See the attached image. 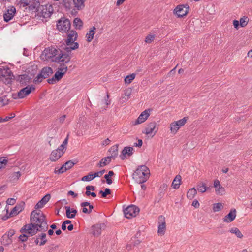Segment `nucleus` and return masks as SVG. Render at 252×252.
<instances>
[{"instance_id": "nucleus-1", "label": "nucleus", "mask_w": 252, "mask_h": 252, "mask_svg": "<svg viewBox=\"0 0 252 252\" xmlns=\"http://www.w3.org/2000/svg\"><path fill=\"white\" fill-rule=\"evenodd\" d=\"M30 220V223L24 225L21 228V233H27L29 236H32L38 232H45L48 230L46 216L40 210L32 211L31 214Z\"/></svg>"}, {"instance_id": "nucleus-2", "label": "nucleus", "mask_w": 252, "mask_h": 252, "mask_svg": "<svg viewBox=\"0 0 252 252\" xmlns=\"http://www.w3.org/2000/svg\"><path fill=\"white\" fill-rule=\"evenodd\" d=\"M150 171L145 165L138 166L132 175L133 179L138 184H143L149 178Z\"/></svg>"}, {"instance_id": "nucleus-3", "label": "nucleus", "mask_w": 252, "mask_h": 252, "mask_svg": "<svg viewBox=\"0 0 252 252\" xmlns=\"http://www.w3.org/2000/svg\"><path fill=\"white\" fill-rule=\"evenodd\" d=\"M36 12L39 17L44 18H48L50 17L51 14L53 13V7L51 4L40 5Z\"/></svg>"}, {"instance_id": "nucleus-4", "label": "nucleus", "mask_w": 252, "mask_h": 252, "mask_svg": "<svg viewBox=\"0 0 252 252\" xmlns=\"http://www.w3.org/2000/svg\"><path fill=\"white\" fill-rule=\"evenodd\" d=\"M53 73V69L50 67H43L39 74L34 79L33 82L35 84H39L44 79L47 78L50 75Z\"/></svg>"}, {"instance_id": "nucleus-5", "label": "nucleus", "mask_w": 252, "mask_h": 252, "mask_svg": "<svg viewBox=\"0 0 252 252\" xmlns=\"http://www.w3.org/2000/svg\"><path fill=\"white\" fill-rule=\"evenodd\" d=\"M71 26L70 22L68 19L64 17L61 18L58 21L57 28L60 32H66L70 30Z\"/></svg>"}, {"instance_id": "nucleus-6", "label": "nucleus", "mask_w": 252, "mask_h": 252, "mask_svg": "<svg viewBox=\"0 0 252 252\" xmlns=\"http://www.w3.org/2000/svg\"><path fill=\"white\" fill-rule=\"evenodd\" d=\"M35 89V88L32 85H31L30 86H27L25 88H23L22 89H21L18 92L17 94H13L12 97L13 98V99H17V98H23L26 95L30 94L32 90H34Z\"/></svg>"}, {"instance_id": "nucleus-7", "label": "nucleus", "mask_w": 252, "mask_h": 252, "mask_svg": "<svg viewBox=\"0 0 252 252\" xmlns=\"http://www.w3.org/2000/svg\"><path fill=\"white\" fill-rule=\"evenodd\" d=\"M158 126H157L156 122H151L147 125L145 129L142 131L143 133L146 135H150L151 137H153L158 132Z\"/></svg>"}, {"instance_id": "nucleus-8", "label": "nucleus", "mask_w": 252, "mask_h": 252, "mask_svg": "<svg viewBox=\"0 0 252 252\" xmlns=\"http://www.w3.org/2000/svg\"><path fill=\"white\" fill-rule=\"evenodd\" d=\"M71 57L68 53H63L60 50L58 56L54 59H52V62L60 63H68L70 61Z\"/></svg>"}, {"instance_id": "nucleus-9", "label": "nucleus", "mask_w": 252, "mask_h": 252, "mask_svg": "<svg viewBox=\"0 0 252 252\" xmlns=\"http://www.w3.org/2000/svg\"><path fill=\"white\" fill-rule=\"evenodd\" d=\"M139 211L138 207L135 205H130L124 209V213L126 218L130 219L132 217L136 216Z\"/></svg>"}, {"instance_id": "nucleus-10", "label": "nucleus", "mask_w": 252, "mask_h": 252, "mask_svg": "<svg viewBox=\"0 0 252 252\" xmlns=\"http://www.w3.org/2000/svg\"><path fill=\"white\" fill-rule=\"evenodd\" d=\"M189 6L187 5H178L174 10V13L176 14L178 17H183L188 14L189 11Z\"/></svg>"}, {"instance_id": "nucleus-11", "label": "nucleus", "mask_w": 252, "mask_h": 252, "mask_svg": "<svg viewBox=\"0 0 252 252\" xmlns=\"http://www.w3.org/2000/svg\"><path fill=\"white\" fill-rule=\"evenodd\" d=\"M60 50V49L58 50L54 47L51 46L46 48L43 51V54H44L46 59H53L56 57V55L59 54Z\"/></svg>"}, {"instance_id": "nucleus-12", "label": "nucleus", "mask_w": 252, "mask_h": 252, "mask_svg": "<svg viewBox=\"0 0 252 252\" xmlns=\"http://www.w3.org/2000/svg\"><path fill=\"white\" fill-rule=\"evenodd\" d=\"M149 112L150 109L145 110L143 111L135 121L132 122V125L135 126L144 122L150 116Z\"/></svg>"}, {"instance_id": "nucleus-13", "label": "nucleus", "mask_w": 252, "mask_h": 252, "mask_svg": "<svg viewBox=\"0 0 252 252\" xmlns=\"http://www.w3.org/2000/svg\"><path fill=\"white\" fill-rule=\"evenodd\" d=\"M67 38L65 42L66 45H69L75 43V41L77 40L78 34L77 32L74 30H70L67 34Z\"/></svg>"}, {"instance_id": "nucleus-14", "label": "nucleus", "mask_w": 252, "mask_h": 252, "mask_svg": "<svg viewBox=\"0 0 252 252\" xmlns=\"http://www.w3.org/2000/svg\"><path fill=\"white\" fill-rule=\"evenodd\" d=\"M158 233L159 235H164L166 230L165 218L162 215L159 216L158 219Z\"/></svg>"}, {"instance_id": "nucleus-15", "label": "nucleus", "mask_w": 252, "mask_h": 252, "mask_svg": "<svg viewBox=\"0 0 252 252\" xmlns=\"http://www.w3.org/2000/svg\"><path fill=\"white\" fill-rule=\"evenodd\" d=\"M16 13V8L14 6H11L7 9L6 12L3 15L4 21L7 22L11 20Z\"/></svg>"}, {"instance_id": "nucleus-16", "label": "nucleus", "mask_w": 252, "mask_h": 252, "mask_svg": "<svg viewBox=\"0 0 252 252\" xmlns=\"http://www.w3.org/2000/svg\"><path fill=\"white\" fill-rule=\"evenodd\" d=\"M31 79V77H30L28 75L25 74L19 75L17 79V81L19 82L21 86H24L30 83Z\"/></svg>"}, {"instance_id": "nucleus-17", "label": "nucleus", "mask_w": 252, "mask_h": 252, "mask_svg": "<svg viewBox=\"0 0 252 252\" xmlns=\"http://www.w3.org/2000/svg\"><path fill=\"white\" fill-rule=\"evenodd\" d=\"M24 206L25 202L23 201H21L12 209L10 213V216H14L17 215L24 209Z\"/></svg>"}, {"instance_id": "nucleus-18", "label": "nucleus", "mask_w": 252, "mask_h": 252, "mask_svg": "<svg viewBox=\"0 0 252 252\" xmlns=\"http://www.w3.org/2000/svg\"><path fill=\"white\" fill-rule=\"evenodd\" d=\"M214 187L215 188L216 193L217 195H222L225 192V189L220 184L218 180H216L214 182Z\"/></svg>"}, {"instance_id": "nucleus-19", "label": "nucleus", "mask_w": 252, "mask_h": 252, "mask_svg": "<svg viewBox=\"0 0 252 252\" xmlns=\"http://www.w3.org/2000/svg\"><path fill=\"white\" fill-rule=\"evenodd\" d=\"M236 216V210L235 209H231L229 213L223 219L224 222H231Z\"/></svg>"}, {"instance_id": "nucleus-20", "label": "nucleus", "mask_w": 252, "mask_h": 252, "mask_svg": "<svg viewBox=\"0 0 252 252\" xmlns=\"http://www.w3.org/2000/svg\"><path fill=\"white\" fill-rule=\"evenodd\" d=\"M64 154V152H59L57 150H54L52 151L49 159L53 162L57 161Z\"/></svg>"}, {"instance_id": "nucleus-21", "label": "nucleus", "mask_w": 252, "mask_h": 252, "mask_svg": "<svg viewBox=\"0 0 252 252\" xmlns=\"http://www.w3.org/2000/svg\"><path fill=\"white\" fill-rule=\"evenodd\" d=\"M134 151L132 147H125L122 151L121 155H120L121 158L124 160L126 158V155L130 156L133 154Z\"/></svg>"}, {"instance_id": "nucleus-22", "label": "nucleus", "mask_w": 252, "mask_h": 252, "mask_svg": "<svg viewBox=\"0 0 252 252\" xmlns=\"http://www.w3.org/2000/svg\"><path fill=\"white\" fill-rule=\"evenodd\" d=\"M0 76L5 78L6 79L11 80L13 77V75L10 69L7 67L6 68L1 69L0 71Z\"/></svg>"}, {"instance_id": "nucleus-23", "label": "nucleus", "mask_w": 252, "mask_h": 252, "mask_svg": "<svg viewBox=\"0 0 252 252\" xmlns=\"http://www.w3.org/2000/svg\"><path fill=\"white\" fill-rule=\"evenodd\" d=\"M105 225L104 223L98 224L92 226L93 234L94 236H98L100 235L102 229H104Z\"/></svg>"}, {"instance_id": "nucleus-24", "label": "nucleus", "mask_w": 252, "mask_h": 252, "mask_svg": "<svg viewBox=\"0 0 252 252\" xmlns=\"http://www.w3.org/2000/svg\"><path fill=\"white\" fill-rule=\"evenodd\" d=\"M51 195L50 194H47L36 204L35 209H39L42 208L44 205L46 204L50 200Z\"/></svg>"}, {"instance_id": "nucleus-25", "label": "nucleus", "mask_w": 252, "mask_h": 252, "mask_svg": "<svg viewBox=\"0 0 252 252\" xmlns=\"http://www.w3.org/2000/svg\"><path fill=\"white\" fill-rule=\"evenodd\" d=\"M28 6L29 10H35L36 12L40 4L38 0H31Z\"/></svg>"}, {"instance_id": "nucleus-26", "label": "nucleus", "mask_w": 252, "mask_h": 252, "mask_svg": "<svg viewBox=\"0 0 252 252\" xmlns=\"http://www.w3.org/2000/svg\"><path fill=\"white\" fill-rule=\"evenodd\" d=\"M64 208L66 210V215L67 218L72 219L75 217L77 212L76 209H72L71 210L69 206H65Z\"/></svg>"}, {"instance_id": "nucleus-27", "label": "nucleus", "mask_w": 252, "mask_h": 252, "mask_svg": "<svg viewBox=\"0 0 252 252\" xmlns=\"http://www.w3.org/2000/svg\"><path fill=\"white\" fill-rule=\"evenodd\" d=\"M96 28L94 26H92L86 34V37H87V41L90 42L93 39L95 33Z\"/></svg>"}, {"instance_id": "nucleus-28", "label": "nucleus", "mask_w": 252, "mask_h": 252, "mask_svg": "<svg viewBox=\"0 0 252 252\" xmlns=\"http://www.w3.org/2000/svg\"><path fill=\"white\" fill-rule=\"evenodd\" d=\"M112 157L108 156L103 158L98 163L97 166L99 167H102L108 164L111 161Z\"/></svg>"}, {"instance_id": "nucleus-29", "label": "nucleus", "mask_w": 252, "mask_h": 252, "mask_svg": "<svg viewBox=\"0 0 252 252\" xmlns=\"http://www.w3.org/2000/svg\"><path fill=\"white\" fill-rule=\"evenodd\" d=\"M64 46H65V47H63V48L66 51L65 53H68L69 54L71 50L77 49L79 47V44L78 43H75L69 45H64Z\"/></svg>"}, {"instance_id": "nucleus-30", "label": "nucleus", "mask_w": 252, "mask_h": 252, "mask_svg": "<svg viewBox=\"0 0 252 252\" xmlns=\"http://www.w3.org/2000/svg\"><path fill=\"white\" fill-rule=\"evenodd\" d=\"M181 182V176L180 175H177L174 178L172 186L174 189H178Z\"/></svg>"}, {"instance_id": "nucleus-31", "label": "nucleus", "mask_w": 252, "mask_h": 252, "mask_svg": "<svg viewBox=\"0 0 252 252\" xmlns=\"http://www.w3.org/2000/svg\"><path fill=\"white\" fill-rule=\"evenodd\" d=\"M86 0H73L74 6L77 8V10L82 9L85 5L84 2Z\"/></svg>"}, {"instance_id": "nucleus-32", "label": "nucleus", "mask_w": 252, "mask_h": 252, "mask_svg": "<svg viewBox=\"0 0 252 252\" xmlns=\"http://www.w3.org/2000/svg\"><path fill=\"white\" fill-rule=\"evenodd\" d=\"M83 23L79 18H75L73 20V26L76 29L80 30L83 27Z\"/></svg>"}, {"instance_id": "nucleus-33", "label": "nucleus", "mask_w": 252, "mask_h": 252, "mask_svg": "<svg viewBox=\"0 0 252 252\" xmlns=\"http://www.w3.org/2000/svg\"><path fill=\"white\" fill-rule=\"evenodd\" d=\"M37 238H39V240L40 239L41 240L39 243V246H43L47 242V240L46 239V234L45 233L43 232L40 234H38Z\"/></svg>"}, {"instance_id": "nucleus-34", "label": "nucleus", "mask_w": 252, "mask_h": 252, "mask_svg": "<svg viewBox=\"0 0 252 252\" xmlns=\"http://www.w3.org/2000/svg\"><path fill=\"white\" fill-rule=\"evenodd\" d=\"M197 189L201 193L205 192L207 189L205 183L203 182H199L197 186Z\"/></svg>"}, {"instance_id": "nucleus-35", "label": "nucleus", "mask_w": 252, "mask_h": 252, "mask_svg": "<svg viewBox=\"0 0 252 252\" xmlns=\"http://www.w3.org/2000/svg\"><path fill=\"white\" fill-rule=\"evenodd\" d=\"M197 194V191L195 188H191L189 189L187 193V198L189 199H192Z\"/></svg>"}, {"instance_id": "nucleus-36", "label": "nucleus", "mask_w": 252, "mask_h": 252, "mask_svg": "<svg viewBox=\"0 0 252 252\" xmlns=\"http://www.w3.org/2000/svg\"><path fill=\"white\" fill-rule=\"evenodd\" d=\"M230 232L231 233L235 234L237 236V237L239 238H242L243 237V235L242 234L241 231L239 230L238 228L236 227L232 228L230 230Z\"/></svg>"}, {"instance_id": "nucleus-37", "label": "nucleus", "mask_w": 252, "mask_h": 252, "mask_svg": "<svg viewBox=\"0 0 252 252\" xmlns=\"http://www.w3.org/2000/svg\"><path fill=\"white\" fill-rule=\"evenodd\" d=\"M118 145H117L116 147H111L109 151L111 153V156L110 157H112V158H115L118 155Z\"/></svg>"}, {"instance_id": "nucleus-38", "label": "nucleus", "mask_w": 252, "mask_h": 252, "mask_svg": "<svg viewBox=\"0 0 252 252\" xmlns=\"http://www.w3.org/2000/svg\"><path fill=\"white\" fill-rule=\"evenodd\" d=\"M180 128L178 124L175 122L172 123L170 125V130L172 133L175 134Z\"/></svg>"}, {"instance_id": "nucleus-39", "label": "nucleus", "mask_w": 252, "mask_h": 252, "mask_svg": "<svg viewBox=\"0 0 252 252\" xmlns=\"http://www.w3.org/2000/svg\"><path fill=\"white\" fill-rule=\"evenodd\" d=\"M10 100L7 98V95H5L2 97H0V104L2 106L7 105L9 103Z\"/></svg>"}, {"instance_id": "nucleus-40", "label": "nucleus", "mask_w": 252, "mask_h": 252, "mask_svg": "<svg viewBox=\"0 0 252 252\" xmlns=\"http://www.w3.org/2000/svg\"><path fill=\"white\" fill-rule=\"evenodd\" d=\"M249 20V19L247 16H243L241 18L239 21L240 26L242 27H245L248 24Z\"/></svg>"}, {"instance_id": "nucleus-41", "label": "nucleus", "mask_w": 252, "mask_h": 252, "mask_svg": "<svg viewBox=\"0 0 252 252\" xmlns=\"http://www.w3.org/2000/svg\"><path fill=\"white\" fill-rule=\"evenodd\" d=\"M223 208L221 203H217L213 204V209L214 212H219Z\"/></svg>"}, {"instance_id": "nucleus-42", "label": "nucleus", "mask_w": 252, "mask_h": 252, "mask_svg": "<svg viewBox=\"0 0 252 252\" xmlns=\"http://www.w3.org/2000/svg\"><path fill=\"white\" fill-rule=\"evenodd\" d=\"M135 74L134 73H132L130 75H127L125 79V82L126 83L129 84L135 78Z\"/></svg>"}, {"instance_id": "nucleus-43", "label": "nucleus", "mask_w": 252, "mask_h": 252, "mask_svg": "<svg viewBox=\"0 0 252 252\" xmlns=\"http://www.w3.org/2000/svg\"><path fill=\"white\" fill-rule=\"evenodd\" d=\"M21 176V173L19 171L13 172L10 176V179L12 181L18 180L19 177Z\"/></svg>"}, {"instance_id": "nucleus-44", "label": "nucleus", "mask_w": 252, "mask_h": 252, "mask_svg": "<svg viewBox=\"0 0 252 252\" xmlns=\"http://www.w3.org/2000/svg\"><path fill=\"white\" fill-rule=\"evenodd\" d=\"M94 179V177L93 176V174L90 173L88 174L87 175L83 176L81 179V181L89 182L92 181Z\"/></svg>"}, {"instance_id": "nucleus-45", "label": "nucleus", "mask_w": 252, "mask_h": 252, "mask_svg": "<svg viewBox=\"0 0 252 252\" xmlns=\"http://www.w3.org/2000/svg\"><path fill=\"white\" fill-rule=\"evenodd\" d=\"M72 0H63V4L66 9H70Z\"/></svg>"}, {"instance_id": "nucleus-46", "label": "nucleus", "mask_w": 252, "mask_h": 252, "mask_svg": "<svg viewBox=\"0 0 252 252\" xmlns=\"http://www.w3.org/2000/svg\"><path fill=\"white\" fill-rule=\"evenodd\" d=\"M67 170L66 167L64 165V164L60 167V168L57 170V168H55L54 173L56 174H62L65 172Z\"/></svg>"}, {"instance_id": "nucleus-47", "label": "nucleus", "mask_w": 252, "mask_h": 252, "mask_svg": "<svg viewBox=\"0 0 252 252\" xmlns=\"http://www.w3.org/2000/svg\"><path fill=\"white\" fill-rule=\"evenodd\" d=\"M188 119V117H184L183 119H180L175 122L176 124H178V126L180 127L181 126H184L185 124V123L187 121Z\"/></svg>"}, {"instance_id": "nucleus-48", "label": "nucleus", "mask_w": 252, "mask_h": 252, "mask_svg": "<svg viewBox=\"0 0 252 252\" xmlns=\"http://www.w3.org/2000/svg\"><path fill=\"white\" fill-rule=\"evenodd\" d=\"M1 242L4 245H8L12 242L11 238L7 237L6 235L2 236V241Z\"/></svg>"}, {"instance_id": "nucleus-49", "label": "nucleus", "mask_w": 252, "mask_h": 252, "mask_svg": "<svg viewBox=\"0 0 252 252\" xmlns=\"http://www.w3.org/2000/svg\"><path fill=\"white\" fill-rule=\"evenodd\" d=\"M155 36L154 34H148L145 38V42L147 43H151L155 39Z\"/></svg>"}, {"instance_id": "nucleus-50", "label": "nucleus", "mask_w": 252, "mask_h": 252, "mask_svg": "<svg viewBox=\"0 0 252 252\" xmlns=\"http://www.w3.org/2000/svg\"><path fill=\"white\" fill-rule=\"evenodd\" d=\"M81 207H89V211H90V213L92 212V209L94 208V207L93 205H92L89 202H82L80 204Z\"/></svg>"}, {"instance_id": "nucleus-51", "label": "nucleus", "mask_w": 252, "mask_h": 252, "mask_svg": "<svg viewBox=\"0 0 252 252\" xmlns=\"http://www.w3.org/2000/svg\"><path fill=\"white\" fill-rule=\"evenodd\" d=\"M54 78L57 80V81H60L63 77V73L57 71L54 74Z\"/></svg>"}, {"instance_id": "nucleus-52", "label": "nucleus", "mask_w": 252, "mask_h": 252, "mask_svg": "<svg viewBox=\"0 0 252 252\" xmlns=\"http://www.w3.org/2000/svg\"><path fill=\"white\" fill-rule=\"evenodd\" d=\"M26 234L28 233H24V234H22L19 236V239L22 242H24L27 241L28 236Z\"/></svg>"}, {"instance_id": "nucleus-53", "label": "nucleus", "mask_w": 252, "mask_h": 252, "mask_svg": "<svg viewBox=\"0 0 252 252\" xmlns=\"http://www.w3.org/2000/svg\"><path fill=\"white\" fill-rule=\"evenodd\" d=\"M7 162V160L3 158V157L0 158V169L4 167Z\"/></svg>"}, {"instance_id": "nucleus-54", "label": "nucleus", "mask_w": 252, "mask_h": 252, "mask_svg": "<svg viewBox=\"0 0 252 252\" xmlns=\"http://www.w3.org/2000/svg\"><path fill=\"white\" fill-rule=\"evenodd\" d=\"M74 165V163L71 160L67 161L64 164V165L66 167L67 170L71 168Z\"/></svg>"}, {"instance_id": "nucleus-55", "label": "nucleus", "mask_w": 252, "mask_h": 252, "mask_svg": "<svg viewBox=\"0 0 252 252\" xmlns=\"http://www.w3.org/2000/svg\"><path fill=\"white\" fill-rule=\"evenodd\" d=\"M111 193V190L109 188H106L104 190V191H103V195H102V197L103 198H106V196L109 195V194H110Z\"/></svg>"}, {"instance_id": "nucleus-56", "label": "nucleus", "mask_w": 252, "mask_h": 252, "mask_svg": "<svg viewBox=\"0 0 252 252\" xmlns=\"http://www.w3.org/2000/svg\"><path fill=\"white\" fill-rule=\"evenodd\" d=\"M15 116V114H13L12 116H6L4 119L1 118V121L0 122H4L9 121L10 119L14 118Z\"/></svg>"}, {"instance_id": "nucleus-57", "label": "nucleus", "mask_w": 252, "mask_h": 252, "mask_svg": "<svg viewBox=\"0 0 252 252\" xmlns=\"http://www.w3.org/2000/svg\"><path fill=\"white\" fill-rule=\"evenodd\" d=\"M47 81L48 83L54 84L56 83L57 80H56V79L54 78V76H53L51 78L48 79Z\"/></svg>"}, {"instance_id": "nucleus-58", "label": "nucleus", "mask_w": 252, "mask_h": 252, "mask_svg": "<svg viewBox=\"0 0 252 252\" xmlns=\"http://www.w3.org/2000/svg\"><path fill=\"white\" fill-rule=\"evenodd\" d=\"M58 71L59 72H62L63 73V75H64V74L67 72V67H63V68H61V67H59L58 68Z\"/></svg>"}, {"instance_id": "nucleus-59", "label": "nucleus", "mask_w": 252, "mask_h": 252, "mask_svg": "<svg viewBox=\"0 0 252 252\" xmlns=\"http://www.w3.org/2000/svg\"><path fill=\"white\" fill-rule=\"evenodd\" d=\"M15 231L13 229H10L9 231L8 232L7 237L11 238L14 234H15Z\"/></svg>"}, {"instance_id": "nucleus-60", "label": "nucleus", "mask_w": 252, "mask_h": 252, "mask_svg": "<svg viewBox=\"0 0 252 252\" xmlns=\"http://www.w3.org/2000/svg\"><path fill=\"white\" fill-rule=\"evenodd\" d=\"M104 178L106 180V182L108 184L110 185L112 183V180L110 178V176H108L107 175H105Z\"/></svg>"}, {"instance_id": "nucleus-61", "label": "nucleus", "mask_w": 252, "mask_h": 252, "mask_svg": "<svg viewBox=\"0 0 252 252\" xmlns=\"http://www.w3.org/2000/svg\"><path fill=\"white\" fill-rule=\"evenodd\" d=\"M6 202L9 205H13L16 202V200L14 198H8Z\"/></svg>"}, {"instance_id": "nucleus-62", "label": "nucleus", "mask_w": 252, "mask_h": 252, "mask_svg": "<svg viewBox=\"0 0 252 252\" xmlns=\"http://www.w3.org/2000/svg\"><path fill=\"white\" fill-rule=\"evenodd\" d=\"M176 67H174L167 74L168 77H170L173 76L176 72Z\"/></svg>"}, {"instance_id": "nucleus-63", "label": "nucleus", "mask_w": 252, "mask_h": 252, "mask_svg": "<svg viewBox=\"0 0 252 252\" xmlns=\"http://www.w3.org/2000/svg\"><path fill=\"white\" fill-rule=\"evenodd\" d=\"M105 104L107 106L109 105L111 103V100L109 99V94L107 93L106 95V98L105 99Z\"/></svg>"}, {"instance_id": "nucleus-64", "label": "nucleus", "mask_w": 252, "mask_h": 252, "mask_svg": "<svg viewBox=\"0 0 252 252\" xmlns=\"http://www.w3.org/2000/svg\"><path fill=\"white\" fill-rule=\"evenodd\" d=\"M192 205L195 208H198L199 207V203L197 200H194L192 202Z\"/></svg>"}]
</instances>
